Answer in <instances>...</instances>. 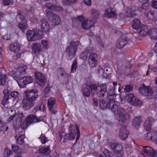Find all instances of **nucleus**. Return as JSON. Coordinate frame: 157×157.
<instances>
[{
  "label": "nucleus",
  "instance_id": "11",
  "mask_svg": "<svg viewBox=\"0 0 157 157\" xmlns=\"http://www.w3.org/2000/svg\"><path fill=\"white\" fill-rule=\"evenodd\" d=\"M120 85V84L117 85V82H114L113 83V86L110 88L107 93L108 100L114 99V98L116 96L115 92V89L116 88H119L118 85Z\"/></svg>",
  "mask_w": 157,
  "mask_h": 157
},
{
  "label": "nucleus",
  "instance_id": "2",
  "mask_svg": "<svg viewBox=\"0 0 157 157\" xmlns=\"http://www.w3.org/2000/svg\"><path fill=\"white\" fill-rule=\"evenodd\" d=\"M72 21H75L78 23L80 22L81 23L82 28L84 30L88 29L91 28L94 26V22L92 21L90 19L89 21L85 20L83 17L82 16H79L78 18H74Z\"/></svg>",
  "mask_w": 157,
  "mask_h": 157
},
{
  "label": "nucleus",
  "instance_id": "55",
  "mask_svg": "<svg viewBox=\"0 0 157 157\" xmlns=\"http://www.w3.org/2000/svg\"><path fill=\"white\" fill-rule=\"evenodd\" d=\"M19 94V93L16 91H12L10 93L11 96L13 98L17 97Z\"/></svg>",
  "mask_w": 157,
  "mask_h": 157
},
{
  "label": "nucleus",
  "instance_id": "32",
  "mask_svg": "<svg viewBox=\"0 0 157 157\" xmlns=\"http://www.w3.org/2000/svg\"><path fill=\"white\" fill-rule=\"evenodd\" d=\"M132 87L131 86L127 85L124 88H121L120 89L119 87L118 91L121 92V94L122 93L124 94L125 93L126 94L125 96H128V95L129 94H128L127 93L132 91Z\"/></svg>",
  "mask_w": 157,
  "mask_h": 157
},
{
  "label": "nucleus",
  "instance_id": "60",
  "mask_svg": "<svg viewBox=\"0 0 157 157\" xmlns=\"http://www.w3.org/2000/svg\"><path fill=\"white\" fill-rule=\"evenodd\" d=\"M41 106H38L37 107L34 108L33 110V113H35L37 111L40 110L41 111L40 109Z\"/></svg>",
  "mask_w": 157,
  "mask_h": 157
},
{
  "label": "nucleus",
  "instance_id": "54",
  "mask_svg": "<svg viewBox=\"0 0 157 157\" xmlns=\"http://www.w3.org/2000/svg\"><path fill=\"white\" fill-rule=\"evenodd\" d=\"M154 13L152 11H150L146 14V16L150 19H152L154 17Z\"/></svg>",
  "mask_w": 157,
  "mask_h": 157
},
{
  "label": "nucleus",
  "instance_id": "20",
  "mask_svg": "<svg viewBox=\"0 0 157 157\" xmlns=\"http://www.w3.org/2000/svg\"><path fill=\"white\" fill-rule=\"evenodd\" d=\"M22 106L24 109H29L34 105V102L29 101L25 99L22 101Z\"/></svg>",
  "mask_w": 157,
  "mask_h": 157
},
{
  "label": "nucleus",
  "instance_id": "36",
  "mask_svg": "<svg viewBox=\"0 0 157 157\" xmlns=\"http://www.w3.org/2000/svg\"><path fill=\"white\" fill-rule=\"evenodd\" d=\"M148 32V29L147 26L145 25H143L141 26L139 33L144 36L147 34Z\"/></svg>",
  "mask_w": 157,
  "mask_h": 157
},
{
  "label": "nucleus",
  "instance_id": "16",
  "mask_svg": "<svg viewBox=\"0 0 157 157\" xmlns=\"http://www.w3.org/2000/svg\"><path fill=\"white\" fill-rule=\"evenodd\" d=\"M100 89H98L97 92V96L98 98L103 97L107 92V85L105 84L100 85Z\"/></svg>",
  "mask_w": 157,
  "mask_h": 157
},
{
  "label": "nucleus",
  "instance_id": "43",
  "mask_svg": "<svg viewBox=\"0 0 157 157\" xmlns=\"http://www.w3.org/2000/svg\"><path fill=\"white\" fill-rule=\"evenodd\" d=\"M82 93L83 95L85 97H89L90 95V92L86 88L84 87L82 90Z\"/></svg>",
  "mask_w": 157,
  "mask_h": 157
},
{
  "label": "nucleus",
  "instance_id": "5",
  "mask_svg": "<svg viewBox=\"0 0 157 157\" xmlns=\"http://www.w3.org/2000/svg\"><path fill=\"white\" fill-rule=\"evenodd\" d=\"M139 92L142 95L147 96L150 99H152L153 97V90L151 88L146 87L145 86L143 85L142 86L139 88Z\"/></svg>",
  "mask_w": 157,
  "mask_h": 157
},
{
  "label": "nucleus",
  "instance_id": "59",
  "mask_svg": "<svg viewBox=\"0 0 157 157\" xmlns=\"http://www.w3.org/2000/svg\"><path fill=\"white\" fill-rule=\"evenodd\" d=\"M9 98L6 97H4L2 101L1 104L2 105H5L7 103L8 100Z\"/></svg>",
  "mask_w": 157,
  "mask_h": 157
},
{
  "label": "nucleus",
  "instance_id": "1",
  "mask_svg": "<svg viewBox=\"0 0 157 157\" xmlns=\"http://www.w3.org/2000/svg\"><path fill=\"white\" fill-rule=\"evenodd\" d=\"M79 44V42L77 41H71L69 43V46L67 47L66 50L67 58L68 60H71L76 56L78 50L77 47Z\"/></svg>",
  "mask_w": 157,
  "mask_h": 157
},
{
  "label": "nucleus",
  "instance_id": "30",
  "mask_svg": "<svg viewBox=\"0 0 157 157\" xmlns=\"http://www.w3.org/2000/svg\"><path fill=\"white\" fill-rule=\"evenodd\" d=\"M26 119L30 124L33 123L37 122L40 121L39 119L37 118L36 116L32 114L27 116Z\"/></svg>",
  "mask_w": 157,
  "mask_h": 157
},
{
  "label": "nucleus",
  "instance_id": "37",
  "mask_svg": "<svg viewBox=\"0 0 157 157\" xmlns=\"http://www.w3.org/2000/svg\"><path fill=\"white\" fill-rule=\"evenodd\" d=\"M99 104L100 107L101 109H105L107 108V106L108 104V101H105L103 99H101L99 102Z\"/></svg>",
  "mask_w": 157,
  "mask_h": 157
},
{
  "label": "nucleus",
  "instance_id": "7",
  "mask_svg": "<svg viewBox=\"0 0 157 157\" xmlns=\"http://www.w3.org/2000/svg\"><path fill=\"white\" fill-rule=\"evenodd\" d=\"M35 78L36 83L40 86H43L46 82L45 76L42 73L36 72L35 73Z\"/></svg>",
  "mask_w": 157,
  "mask_h": 157
},
{
  "label": "nucleus",
  "instance_id": "39",
  "mask_svg": "<svg viewBox=\"0 0 157 157\" xmlns=\"http://www.w3.org/2000/svg\"><path fill=\"white\" fill-rule=\"evenodd\" d=\"M77 61L76 59L73 61L72 64L71 69V73H75L76 71L77 67Z\"/></svg>",
  "mask_w": 157,
  "mask_h": 157
},
{
  "label": "nucleus",
  "instance_id": "40",
  "mask_svg": "<svg viewBox=\"0 0 157 157\" xmlns=\"http://www.w3.org/2000/svg\"><path fill=\"white\" fill-rule=\"evenodd\" d=\"M101 151L105 155V157H112V154L107 149L102 147Z\"/></svg>",
  "mask_w": 157,
  "mask_h": 157
},
{
  "label": "nucleus",
  "instance_id": "38",
  "mask_svg": "<svg viewBox=\"0 0 157 157\" xmlns=\"http://www.w3.org/2000/svg\"><path fill=\"white\" fill-rule=\"evenodd\" d=\"M141 25L140 20L138 19H135L133 21L132 28L133 29L137 30Z\"/></svg>",
  "mask_w": 157,
  "mask_h": 157
},
{
  "label": "nucleus",
  "instance_id": "53",
  "mask_svg": "<svg viewBox=\"0 0 157 157\" xmlns=\"http://www.w3.org/2000/svg\"><path fill=\"white\" fill-rule=\"evenodd\" d=\"M10 93V91L9 89H5L3 91L4 97L9 98Z\"/></svg>",
  "mask_w": 157,
  "mask_h": 157
},
{
  "label": "nucleus",
  "instance_id": "46",
  "mask_svg": "<svg viewBox=\"0 0 157 157\" xmlns=\"http://www.w3.org/2000/svg\"><path fill=\"white\" fill-rule=\"evenodd\" d=\"M39 139H40L41 143L43 144H45L48 141L47 138L45 136L43 135L42 134H41L39 138Z\"/></svg>",
  "mask_w": 157,
  "mask_h": 157
},
{
  "label": "nucleus",
  "instance_id": "8",
  "mask_svg": "<svg viewBox=\"0 0 157 157\" xmlns=\"http://www.w3.org/2000/svg\"><path fill=\"white\" fill-rule=\"evenodd\" d=\"M33 80V78L29 76H24L21 78L17 82V83L21 88H24L26 85L32 83Z\"/></svg>",
  "mask_w": 157,
  "mask_h": 157
},
{
  "label": "nucleus",
  "instance_id": "27",
  "mask_svg": "<svg viewBox=\"0 0 157 157\" xmlns=\"http://www.w3.org/2000/svg\"><path fill=\"white\" fill-rule=\"evenodd\" d=\"M49 146H47L46 147L42 146L40 147L38 149L39 154H42V155H49L51 152V151L49 148Z\"/></svg>",
  "mask_w": 157,
  "mask_h": 157
},
{
  "label": "nucleus",
  "instance_id": "26",
  "mask_svg": "<svg viewBox=\"0 0 157 157\" xmlns=\"http://www.w3.org/2000/svg\"><path fill=\"white\" fill-rule=\"evenodd\" d=\"M105 15L109 18H116L117 16L115 11L111 8L105 10Z\"/></svg>",
  "mask_w": 157,
  "mask_h": 157
},
{
  "label": "nucleus",
  "instance_id": "21",
  "mask_svg": "<svg viewBox=\"0 0 157 157\" xmlns=\"http://www.w3.org/2000/svg\"><path fill=\"white\" fill-rule=\"evenodd\" d=\"M155 121L153 118L148 117L146 119L144 124L145 129L147 131L150 130L151 128V124Z\"/></svg>",
  "mask_w": 157,
  "mask_h": 157
},
{
  "label": "nucleus",
  "instance_id": "49",
  "mask_svg": "<svg viewBox=\"0 0 157 157\" xmlns=\"http://www.w3.org/2000/svg\"><path fill=\"white\" fill-rule=\"evenodd\" d=\"M124 147L127 153H131V150L132 148V145L130 144H126L125 145Z\"/></svg>",
  "mask_w": 157,
  "mask_h": 157
},
{
  "label": "nucleus",
  "instance_id": "62",
  "mask_svg": "<svg viewBox=\"0 0 157 157\" xmlns=\"http://www.w3.org/2000/svg\"><path fill=\"white\" fill-rule=\"evenodd\" d=\"M89 87L90 88L91 90H96L97 88V85L95 84L91 85L89 86Z\"/></svg>",
  "mask_w": 157,
  "mask_h": 157
},
{
  "label": "nucleus",
  "instance_id": "29",
  "mask_svg": "<svg viewBox=\"0 0 157 157\" xmlns=\"http://www.w3.org/2000/svg\"><path fill=\"white\" fill-rule=\"evenodd\" d=\"M24 131L20 132V133L15 136V138L17 139V143L20 144H22L24 142Z\"/></svg>",
  "mask_w": 157,
  "mask_h": 157
},
{
  "label": "nucleus",
  "instance_id": "58",
  "mask_svg": "<svg viewBox=\"0 0 157 157\" xmlns=\"http://www.w3.org/2000/svg\"><path fill=\"white\" fill-rule=\"evenodd\" d=\"M41 43L44 46V47L45 48H47L48 47L47 41L46 40H43L41 41Z\"/></svg>",
  "mask_w": 157,
  "mask_h": 157
},
{
  "label": "nucleus",
  "instance_id": "31",
  "mask_svg": "<svg viewBox=\"0 0 157 157\" xmlns=\"http://www.w3.org/2000/svg\"><path fill=\"white\" fill-rule=\"evenodd\" d=\"M142 121L141 117H136L133 120L132 125L134 128L137 129L139 127Z\"/></svg>",
  "mask_w": 157,
  "mask_h": 157
},
{
  "label": "nucleus",
  "instance_id": "22",
  "mask_svg": "<svg viewBox=\"0 0 157 157\" xmlns=\"http://www.w3.org/2000/svg\"><path fill=\"white\" fill-rule=\"evenodd\" d=\"M136 15L135 10L134 7L131 6L127 8L125 10V16L127 17H132Z\"/></svg>",
  "mask_w": 157,
  "mask_h": 157
},
{
  "label": "nucleus",
  "instance_id": "57",
  "mask_svg": "<svg viewBox=\"0 0 157 157\" xmlns=\"http://www.w3.org/2000/svg\"><path fill=\"white\" fill-rule=\"evenodd\" d=\"M151 132H148L147 134L144 135V137L145 139L147 140H150Z\"/></svg>",
  "mask_w": 157,
  "mask_h": 157
},
{
  "label": "nucleus",
  "instance_id": "6",
  "mask_svg": "<svg viewBox=\"0 0 157 157\" xmlns=\"http://www.w3.org/2000/svg\"><path fill=\"white\" fill-rule=\"evenodd\" d=\"M69 130L70 131L69 134L70 135V140H74L76 136V134L77 133L75 142L77 141L80 136V131L78 128L74 125L71 124L69 128Z\"/></svg>",
  "mask_w": 157,
  "mask_h": 157
},
{
  "label": "nucleus",
  "instance_id": "33",
  "mask_svg": "<svg viewBox=\"0 0 157 157\" xmlns=\"http://www.w3.org/2000/svg\"><path fill=\"white\" fill-rule=\"evenodd\" d=\"M27 69V66L26 65H22L17 69L16 74L17 75H24L25 74Z\"/></svg>",
  "mask_w": 157,
  "mask_h": 157
},
{
  "label": "nucleus",
  "instance_id": "14",
  "mask_svg": "<svg viewBox=\"0 0 157 157\" xmlns=\"http://www.w3.org/2000/svg\"><path fill=\"white\" fill-rule=\"evenodd\" d=\"M98 56L95 53H92L89 57V64L91 68L95 67L97 65Z\"/></svg>",
  "mask_w": 157,
  "mask_h": 157
},
{
  "label": "nucleus",
  "instance_id": "47",
  "mask_svg": "<svg viewBox=\"0 0 157 157\" xmlns=\"http://www.w3.org/2000/svg\"><path fill=\"white\" fill-rule=\"evenodd\" d=\"M123 147L120 144H117V145L115 147V148L114 150L115 153L116 152H120L121 151H123L122 150Z\"/></svg>",
  "mask_w": 157,
  "mask_h": 157
},
{
  "label": "nucleus",
  "instance_id": "52",
  "mask_svg": "<svg viewBox=\"0 0 157 157\" xmlns=\"http://www.w3.org/2000/svg\"><path fill=\"white\" fill-rule=\"evenodd\" d=\"M124 153L123 151H121L115 153L114 157H123Z\"/></svg>",
  "mask_w": 157,
  "mask_h": 157
},
{
  "label": "nucleus",
  "instance_id": "25",
  "mask_svg": "<svg viewBox=\"0 0 157 157\" xmlns=\"http://www.w3.org/2000/svg\"><path fill=\"white\" fill-rule=\"evenodd\" d=\"M20 44L17 42L13 43L11 44L10 47V51L15 53H16L19 52L20 50Z\"/></svg>",
  "mask_w": 157,
  "mask_h": 157
},
{
  "label": "nucleus",
  "instance_id": "41",
  "mask_svg": "<svg viewBox=\"0 0 157 157\" xmlns=\"http://www.w3.org/2000/svg\"><path fill=\"white\" fill-rule=\"evenodd\" d=\"M77 1V0H63L62 4L65 6L70 5L74 3Z\"/></svg>",
  "mask_w": 157,
  "mask_h": 157
},
{
  "label": "nucleus",
  "instance_id": "13",
  "mask_svg": "<svg viewBox=\"0 0 157 157\" xmlns=\"http://www.w3.org/2000/svg\"><path fill=\"white\" fill-rule=\"evenodd\" d=\"M143 151L148 155L157 157V151L149 146H142Z\"/></svg>",
  "mask_w": 157,
  "mask_h": 157
},
{
  "label": "nucleus",
  "instance_id": "51",
  "mask_svg": "<svg viewBox=\"0 0 157 157\" xmlns=\"http://www.w3.org/2000/svg\"><path fill=\"white\" fill-rule=\"evenodd\" d=\"M55 15L52 12L50 11H47L46 15L48 17L49 20H51L50 19L53 17V16Z\"/></svg>",
  "mask_w": 157,
  "mask_h": 157
},
{
  "label": "nucleus",
  "instance_id": "45",
  "mask_svg": "<svg viewBox=\"0 0 157 157\" xmlns=\"http://www.w3.org/2000/svg\"><path fill=\"white\" fill-rule=\"evenodd\" d=\"M12 152L11 150L5 148L4 150L3 154L5 157H9V156L11 155Z\"/></svg>",
  "mask_w": 157,
  "mask_h": 157
},
{
  "label": "nucleus",
  "instance_id": "4",
  "mask_svg": "<svg viewBox=\"0 0 157 157\" xmlns=\"http://www.w3.org/2000/svg\"><path fill=\"white\" fill-rule=\"evenodd\" d=\"M37 96V91L36 90H29L25 91L24 93L25 99L33 102Z\"/></svg>",
  "mask_w": 157,
  "mask_h": 157
},
{
  "label": "nucleus",
  "instance_id": "48",
  "mask_svg": "<svg viewBox=\"0 0 157 157\" xmlns=\"http://www.w3.org/2000/svg\"><path fill=\"white\" fill-rule=\"evenodd\" d=\"M18 27L23 31L25 30L27 28L26 22H23V23H20L18 25Z\"/></svg>",
  "mask_w": 157,
  "mask_h": 157
},
{
  "label": "nucleus",
  "instance_id": "64",
  "mask_svg": "<svg viewBox=\"0 0 157 157\" xmlns=\"http://www.w3.org/2000/svg\"><path fill=\"white\" fill-rule=\"evenodd\" d=\"M152 73L154 74L157 75V67H154L151 70Z\"/></svg>",
  "mask_w": 157,
  "mask_h": 157
},
{
  "label": "nucleus",
  "instance_id": "15",
  "mask_svg": "<svg viewBox=\"0 0 157 157\" xmlns=\"http://www.w3.org/2000/svg\"><path fill=\"white\" fill-rule=\"evenodd\" d=\"M119 105V103L116 101L114 99L108 100V104L107 108L114 112L117 109Z\"/></svg>",
  "mask_w": 157,
  "mask_h": 157
},
{
  "label": "nucleus",
  "instance_id": "3",
  "mask_svg": "<svg viewBox=\"0 0 157 157\" xmlns=\"http://www.w3.org/2000/svg\"><path fill=\"white\" fill-rule=\"evenodd\" d=\"M42 34V33L39 34L37 31L28 30L26 32V36L29 41H35L41 38L43 36Z\"/></svg>",
  "mask_w": 157,
  "mask_h": 157
},
{
  "label": "nucleus",
  "instance_id": "19",
  "mask_svg": "<svg viewBox=\"0 0 157 157\" xmlns=\"http://www.w3.org/2000/svg\"><path fill=\"white\" fill-rule=\"evenodd\" d=\"M40 21L41 28L42 30L44 32L48 31L50 29V26L47 20L42 18Z\"/></svg>",
  "mask_w": 157,
  "mask_h": 157
},
{
  "label": "nucleus",
  "instance_id": "9",
  "mask_svg": "<svg viewBox=\"0 0 157 157\" xmlns=\"http://www.w3.org/2000/svg\"><path fill=\"white\" fill-rule=\"evenodd\" d=\"M56 102L55 98L54 97L50 98L48 101V105L49 111L51 113L56 114L57 112V110L55 105Z\"/></svg>",
  "mask_w": 157,
  "mask_h": 157
},
{
  "label": "nucleus",
  "instance_id": "17",
  "mask_svg": "<svg viewBox=\"0 0 157 157\" xmlns=\"http://www.w3.org/2000/svg\"><path fill=\"white\" fill-rule=\"evenodd\" d=\"M128 39L124 35H122L118 39L116 43V46L118 48H121L126 44Z\"/></svg>",
  "mask_w": 157,
  "mask_h": 157
},
{
  "label": "nucleus",
  "instance_id": "24",
  "mask_svg": "<svg viewBox=\"0 0 157 157\" xmlns=\"http://www.w3.org/2000/svg\"><path fill=\"white\" fill-rule=\"evenodd\" d=\"M32 49L33 52L35 55L38 54L41 49L40 44L36 42L33 43L32 45Z\"/></svg>",
  "mask_w": 157,
  "mask_h": 157
},
{
  "label": "nucleus",
  "instance_id": "63",
  "mask_svg": "<svg viewBox=\"0 0 157 157\" xmlns=\"http://www.w3.org/2000/svg\"><path fill=\"white\" fill-rule=\"evenodd\" d=\"M87 55L86 54V52H82L80 56L83 59H85L87 57Z\"/></svg>",
  "mask_w": 157,
  "mask_h": 157
},
{
  "label": "nucleus",
  "instance_id": "56",
  "mask_svg": "<svg viewBox=\"0 0 157 157\" xmlns=\"http://www.w3.org/2000/svg\"><path fill=\"white\" fill-rule=\"evenodd\" d=\"M70 135L69 134L67 133L63 137V142H66L67 140H70Z\"/></svg>",
  "mask_w": 157,
  "mask_h": 157
},
{
  "label": "nucleus",
  "instance_id": "10",
  "mask_svg": "<svg viewBox=\"0 0 157 157\" xmlns=\"http://www.w3.org/2000/svg\"><path fill=\"white\" fill-rule=\"evenodd\" d=\"M117 113L119 115V121L124 122L129 119V115L125 113V110L122 108L119 107L117 110Z\"/></svg>",
  "mask_w": 157,
  "mask_h": 157
},
{
  "label": "nucleus",
  "instance_id": "34",
  "mask_svg": "<svg viewBox=\"0 0 157 157\" xmlns=\"http://www.w3.org/2000/svg\"><path fill=\"white\" fill-rule=\"evenodd\" d=\"M51 21L52 25H57L60 23L61 19L59 16L55 15L53 16Z\"/></svg>",
  "mask_w": 157,
  "mask_h": 157
},
{
  "label": "nucleus",
  "instance_id": "18",
  "mask_svg": "<svg viewBox=\"0 0 157 157\" xmlns=\"http://www.w3.org/2000/svg\"><path fill=\"white\" fill-rule=\"evenodd\" d=\"M129 132L125 127H122L120 129L119 133L120 138L123 140H125L128 137Z\"/></svg>",
  "mask_w": 157,
  "mask_h": 157
},
{
  "label": "nucleus",
  "instance_id": "61",
  "mask_svg": "<svg viewBox=\"0 0 157 157\" xmlns=\"http://www.w3.org/2000/svg\"><path fill=\"white\" fill-rule=\"evenodd\" d=\"M152 6L154 8H157V1L155 0H152L151 1Z\"/></svg>",
  "mask_w": 157,
  "mask_h": 157
},
{
  "label": "nucleus",
  "instance_id": "50",
  "mask_svg": "<svg viewBox=\"0 0 157 157\" xmlns=\"http://www.w3.org/2000/svg\"><path fill=\"white\" fill-rule=\"evenodd\" d=\"M28 123V122L25 119V120L23 122L21 125V128L24 129H26L27 127H28V126L30 125L29 123Z\"/></svg>",
  "mask_w": 157,
  "mask_h": 157
},
{
  "label": "nucleus",
  "instance_id": "42",
  "mask_svg": "<svg viewBox=\"0 0 157 157\" xmlns=\"http://www.w3.org/2000/svg\"><path fill=\"white\" fill-rule=\"evenodd\" d=\"M150 140L152 141H157V132L155 131L151 132Z\"/></svg>",
  "mask_w": 157,
  "mask_h": 157
},
{
  "label": "nucleus",
  "instance_id": "44",
  "mask_svg": "<svg viewBox=\"0 0 157 157\" xmlns=\"http://www.w3.org/2000/svg\"><path fill=\"white\" fill-rule=\"evenodd\" d=\"M6 82V78L4 75H0V86H4Z\"/></svg>",
  "mask_w": 157,
  "mask_h": 157
},
{
  "label": "nucleus",
  "instance_id": "35",
  "mask_svg": "<svg viewBox=\"0 0 157 157\" xmlns=\"http://www.w3.org/2000/svg\"><path fill=\"white\" fill-rule=\"evenodd\" d=\"M92 16L90 19L93 22H96L95 20L97 19L98 17L99 13L98 11L95 10H92L91 11Z\"/></svg>",
  "mask_w": 157,
  "mask_h": 157
},
{
  "label": "nucleus",
  "instance_id": "23",
  "mask_svg": "<svg viewBox=\"0 0 157 157\" xmlns=\"http://www.w3.org/2000/svg\"><path fill=\"white\" fill-rule=\"evenodd\" d=\"M45 6L49 10L56 11H60L63 10V9L62 7L51 3L46 4Z\"/></svg>",
  "mask_w": 157,
  "mask_h": 157
},
{
  "label": "nucleus",
  "instance_id": "28",
  "mask_svg": "<svg viewBox=\"0 0 157 157\" xmlns=\"http://www.w3.org/2000/svg\"><path fill=\"white\" fill-rule=\"evenodd\" d=\"M12 148L13 151L18 155H22L25 152V150L17 145H12Z\"/></svg>",
  "mask_w": 157,
  "mask_h": 157
},
{
  "label": "nucleus",
  "instance_id": "12",
  "mask_svg": "<svg viewBox=\"0 0 157 157\" xmlns=\"http://www.w3.org/2000/svg\"><path fill=\"white\" fill-rule=\"evenodd\" d=\"M128 103L132 105L140 107L142 105L141 101L134 97L132 94H129L127 98Z\"/></svg>",
  "mask_w": 157,
  "mask_h": 157
}]
</instances>
